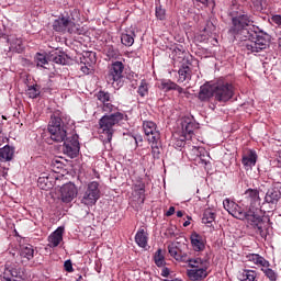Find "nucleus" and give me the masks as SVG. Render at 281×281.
I'll return each instance as SVG.
<instances>
[{"label": "nucleus", "mask_w": 281, "mask_h": 281, "mask_svg": "<svg viewBox=\"0 0 281 281\" xmlns=\"http://www.w3.org/2000/svg\"><path fill=\"white\" fill-rule=\"evenodd\" d=\"M261 271L265 273V276L270 280V281H276L278 280V273L273 271V269L269 267H263Z\"/></svg>", "instance_id": "nucleus-39"}, {"label": "nucleus", "mask_w": 281, "mask_h": 281, "mask_svg": "<svg viewBox=\"0 0 281 281\" xmlns=\"http://www.w3.org/2000/svg\"><path fill=\"white\" fill-rule=\"evenodd\" d=\"M178 218H181L183 216V211H177Z\"/></svg>", "instance_id": "nucleus-52"}, {"label": "nucleus", "mask_w": 281, "mask_h": 281, "mask_svg": "<svg viewBox=\"0 0 281 281\" xmlns=\"http://www.w3.org/2000/svg\"><path fill=\"white\" fill-rule=\"evenodd\" d=\"M4 276H11L12 278H15V280H21V278H23V270L19 266L7 265Z\"/></svg>", "instance_id": "nucleus-27"}, {"label": "nucleus", "mask_w": 281, "mask_h": 281, "mask_svg": "<svg viewBox=\"0 0 281 281\" xmlns=\"http://www.w3.org/2000/svg\"><path fill=\"white\" fill-rule=\"evenodd\" d=\"M47 183H49V178L40 177L37 179V184L42 190H47V188H49Z\"/></svg>", "instance_id": "nucleus-43"}, {"label": "nucleus", "mask_w": 281, "mask_h": 281, "mask_svg": "<svg viewBox=\"0 0 281 281\" xmlns=\"http://www.w3.org/2000/svg\"><path fill=\"white\" fill-rule=\"evenodd\" d=\"M238 280L240 281H254L256 280V271L254 270H241L237 274Z\"/></svg>", "instance_id": "nucleus-31"}, {"label": "nucleus", "mask_w": 281, "mask_h": 281, "mask_svg": "<svg viewBox=\"0 0 281 281\" xmlns=\"http://www.w3.org/2000/svg\"><path fill=\"white\" fill-rule=\"evenodd\" d=\"M124 74V64L122 61H114L111 65L110 71L106 75V82L109 85H115L122 80Z\"/></svg>", "instance_id": "nucleus-10"}, {"label": "nucleus", "mask_w": 281, "mask_h": 281, "mask_svg": "<svg viewBox=\"0 0 281 281\" xmlns=\"http://www.w3.org/2000/svg\"><path fill=\"white\" fill-rule=\"evenodd\" d=\"M279 47H281V35L278 37Z\"/></svg>", "instance_id": "nucleus-55"}, {"label": "nucleus", "mask_w": 281, "mask_h": 281, "mask_svg": "<svg viewBox=\"0 0 281 281\" xmlns=\"http://www.w3.org/2000/svg\"><path fill=\"white\" fill-rule=\"evenodd\" d=\"M175 214V206H170L169 210L166 213V216H172Z\"/></svg>", "instance_id": "nucleus-51"}, {"label": "nucleus", "mask_w": 281, "mask_h": 281, "mask_svg": "<svg viewBox=\"0 0 281 281\" xmlns=\"http://www.w3.org/2000/svg\"><path fill=\"white\" fill-rule=\"evenodd\" d=\"M12 157H14V148L10 145L0 148V161H12Z\"/></svg>", "instance_id": "nucleus-28"}, {"label": "nucleus", "mask_w": 281, "mask_h": 281, "mask_svg": "<svg viewBox=\"0 0 281 281\" xmlns=\"http://www.w3.org/2000/svg\"><path fill=\"white\" fill-rule=\"evenodd\" d=\"M63 234H65L64 227H58L48 236V247H58L63 243Z\"/></svg>", "instance_id": "nucleus-20"}, {"label": "nucleus", "mask_w": 281, "mask_h": 281, "mask_svg": "<svg viewBox=\"0 0 281 281\" xmlns=\"http://www.w3.org/2000/svg\"><path fill=\"white\" fill-rule=\"evenodd\" d=\"M76 196H78L76 184L69 182L60 188V199L63 203H71Z\"/></svg>", "instance_id": "nucleus-12"}, {"label": "nucleus", "mask_w": 281, "mask_h": 281, "mask_svg": "<svg viewBox=\"0 0 281 281\" xmlns=\"http://www.w3.org/2000/svg\"><path fill=\"white\" fill-rule=\"evenodd\" d=\"M71 14H78V10L75 9Z\"/></svg>", "instance_id": "nucleus-57"}, {"label": "nucleus", "mask_w": 281, "mask_h": 281, "mask_svg": "<svg viewBox=\"0 0 281 281\" xmlns=\"http://www.w3.org/2000/svg\"><path fill=\"white\" fill-rule=\"evenodd\" d=\"M20 258H21L22 265L30 262V260L34 258V246L32 245L22 246L20 249Z\"/></svg>", "instance_id": "nucleus-22"}, {"label": "nucleus", "mask_w": 281, "mask_h": 281, "mask_svg": "<svg viewBox=\"0 0 281 281\" xmlns=\"http://www.w3.org/2000/svg\"><path fill=\"white\" fill-rule=\"evenodd\" d=\"M64 269L68 273H74V265L71 263V260H66L64 263Z\"/></svg>", "instance_id": "nucleus-44"}, {"label": "nucleus", "mask_w": 281, "mask_h": 281, "mask_svg": "<svg viewBox=\"0 0 281 281\" xmlns=\"http://www.w3.org/2000/svg\"><path fill=\"white\" fill-rule=\"evenodd\" d=\"M134 192L138 194L139 199L142 200V203H144L145 194H146V184L145 183H138L134 186Z\"/></svg>", "instance_id": "nucleus-35"}, {"label": "nucleus", "mask_w": 281, "mask_h": 281, "mask_svg": "<svg viewBox=\"0 0 281 281\" xmlns=\"http://www.w3.org/2000/svg\"><path fill=\"white\" fill-rule=\"evenodd\" d=\"M181 128L186 139H192L194 135V130L196 128V123L191 117H183L181 121Z\"/></svg>", "instance_id": "nucleus-14"}, {"label": "nucleus", "mask_w": 281, "mask_h": 281, "mask_svg": "<svg viewBox=\"0 0 281 281\" xmlns=\"http://www.w3.org/2000/svg\"><path fill=\"white\" fill-rule=\"evenodd\" d=\"M210 98H214V85L201 86L200 92H199V100H201V102H207Z\"/></svg>", "instance_id": "nucleus-23"}, {"label": "nucleus", "mask_w": 281, "mask_h": 281, "mask_svg": "<svg viewBox=\"0 0 281 281\" xmlns=\"http://www.w3.org/2000/svg\"><path fill=\"white\" fill-rule=\"evenodd\" d=\"M178 82L181 85L183 82H190L192 80V68L188 64H182L178 70Z\"/></svg>", "instance_id": "nucleus-21"}, {"label": "nucleus", "mask_w": 281, "mask_h": 281, "mask_svg": "<svg viewBox=\"0 0 281 281\" xmlns=\"http://www.w3.org/2000/svg\"><path fill=\"white\" fill-rule=\"evenodd\" d=\"M244 199L246 203L249 204L244 207H247L248 210H251V207H258V205H260L261 203L260 191H258L257 189H248L244 193Z\"/></svg>", "instance_id": "nucleus-13"}, {"label": "nucleus", "mask_w": 281, "mask_h": 281, "mask_svg": "<svg viewBox=\"0 0 281 281\" xmlns=\"http://www.w3.org/2000/svg\"><path fill=\"white\" fill-rule=\"evenodd\" d=\"M223 205L224 210H226L231 216H234V218H237L238 221H246L256 234H259V236L267 240L269 232L265 226V220H262V216L256 214L254 210L243 207L229 199H225L223 201Z\"/></svg>", "instance_id": "nucleus-2"}, {"label": "nucleus", "mask_w": 281, "mask_h": 281, "mask_svg": "<svg viewBox=\"0 0 281 281\" xmlns=\"http://www.w3.org/2000/svg\"><path fill=\"white\" fill-rule=\"evenodd\" d=\"M274 164L278 168H281V151L279 153V155L277 156Z\"/></svg>", "instance_id": "nucleus-49"}, {"label": "nucleus", "mask_w": 281, "mask_h": 281, "mask_svg": "<svg viewBox=\"0 0 281 281\" xmlns=\"http://www.w3.org/2000/svg\"><path fill=\"white\" fill-rule=\"evenodd\" d=\"M143 130L145 135L148 137V142H159L161 134L157 130V124L153 121H144Z\"/></svg>", "instance_id": "nucleus-11"}, {"label": "nucleus", "mask_w": 281, "mask_h": 281, "mask_svg": "<svg viewBox=\"0 0 281 281\" xmlns=\"http://www.w3.org/2000/svg\"><path fill=\"white\" fill-rule=\"evenodd\" d=\"M188 226H190V221H186V222L183 223V227H188Z\"/></svg>", "instance_id": "nucleus-53"}, {"label": "nucleus", "mask_w": 281, "mask_h": 281, "mask_svg": "<svg viewBox=\"0 0 281 281\" xmlns=\"http://www.w3.org/2000/svg\"><path fill=\"white\" fill-rule=\"evenodd\" d=\"M171 236H175V233L170 232Z\"/></svg>", "instance_id": "nucleus-59"}, {"label": "nucleus", "mask_w": 281, "mask_h": 281, "mask_svg": "<svg viewBox=\"0 0 281 281\" xmlns=\"http://www.w3.org/2000/svg\"><path fill=\"white\" fill-rule=\"evenodd\" d=\"M48 133L53 142H65V139L67 138V128L63 124V119H60V116L56 114H53L50 116V121L48 124Z\"/></svg>", "instance_id": "nucleus-4"}, {"label": "nucleus", "mask_w": 281, "mask_h": 281, "mask_svg": "<svg viewBox=\"0 0 281 281\" xmlns=\"http://www.w3.org/2000/svg\"><path fill=\"white\" fill-rule=\"evenodd\" d=\"M187 276L191 281H201L207 278V268H192L187 270Z\"/></svg>", "instance_id": "nucleus-19"}, {"label": "nucleus", "mask_w": 281, "mask_h": 281, "mask_svg": "<svg viewBox=\"0 0 281 281\" xmlns=\"http://www.w3.org/2000/svg\"><path fill=\"white\" fill-rule=\"evenodd\" d=\"M232 32L245 41V47L248 54H258L269 47V35L260 27L254 25L251 15L241 14L233 18Z\"/></svg>", "instance_id": "nucleus-1"}, {"label": "nucleus", "mask_w": 281, "mask_h": 281, "mask_svg": "<svg viewBox=\"0 0 281 281\" xmlns=\"http://www.w3.org/2000/svg\"><path fill=\"white\" fill-rule=\"evenodd\" d=\"M105 55L108 56V58H117V56L120 55V53L117 52V49H115V47H113V46H106V48H105Z\"/></svg>", "instance_id": "nucleus-41"}, {"label": "nucleus", "mask_w": 281, "mask_h": 281, "mask_svg": "<svg viewBox=\"0 0 281 281\" xmlns=\"http://www.w3.org/2000/svg\"><path fill=\"white\" fill-rule=\"evenodd\" d=\"M97 100H99V102L106 104L108 102H111V93L104 91V90H100L97 94H95Z\"/></svg>", "instance_id": "nucleus-36"}, {"label": "nucleus", "mask_w": 281, "mask_h": 281, "mask_svg": "<svg viewBox=\"0 0 281 281\" xmlns=\"http://www.w3.org/2000/svg\"><path fill=\"white\" fill-rule=\"evenodd\" d=\"M176 85L175 81L162 79L159 87L162 91H173Z\"/></svg>", "instance_id": "nucleus-37"}, {"label": "nucleus", "mask_w": 281, "mask_h": 281, "mask_svg": "<svg viewBox=\"0 0 281 281\" xmlns=\"http://www.w3.org/2000/svg\"><path fill=\"white\" fill-rule=\"evenodd\" d=\"M215 218L216 214H214V212H212L211 210H206L203 213L202 223H204V225H210L214 223Z\"/></svg>", "instance_id": "nucleus-34"}, {"label": "nucleus", "mask_w": 281, "mask_h": 281, "mask_svg": "<svg viewBox=\"0 0 281 281\" xmlns=\"http://www.w3.org/2000/svg\"><path fill=\"white\" fill-rule=\"evenodd\" d=\"M155 265L158 267H165L166 258L161 255V249H158L154 256Z\"/></svg>", "instance_id": "nucleus-38"}, {"label": "nucleus", "mask_w": 281, "mask_h": 281, "mask_svg": "<svg viewBox=\"0 0 281 281\" xmlns=\"http://www.w3.org/2000/svg\"><path fill=\"white\" fill-rule=\"evenodd\" d=\"M248 260L250 262H254L258 267H269L270 266L269 261H267V259H265V257H262L260 255H256V254L249 255Z\"/></svg>", "instance_id": "nucleus-29"}, {"label": "nucleus", "mask_w": 281, "mask_h": 281, "mask_svg": "<svg viewBox=\"0 0 281 281\" xmlns=\"http://www.w3.org/2000/svg\"><path fill=\"white\" fill-rule=\"evenodd\" d=\"M200 3H207L210 0H198Z\"/></svg>", "instance_id": "nucleus-54"}, {"label": "nucleus", "mask_w": 281, "mask_h": 281, "mask_svg": "<svg viewBox=\"0 0 281 281\" xmlns=\"http://www.w3.org/2000/svg\"><path fill=\"white\" fill-rule=\"evenodd\" d=\"M168 251L171 258H175L178 262H190V255L179 249L177 246H168Z\"/></svg>", "instance_id": "nucleus-18"}, {"label": "nucleus", "mask_w": 281, "mask_h": 281, "mask_svg": "<svg viewBox=\"0 0 281 281\" xmlns=\"http://www.w3.org/2000/svg\"><path fill=\"white\" fill-rule=\"evenodd\" d=\"M151 144V155L154 159H159L161 157V139L159 140H149Z\"/></svg>", "instance_id": "nucleus-32"}, {"label": "nucleus", "mask_w": 281, "mask_h": 281, "mask_svg": "<svg viewBox=\"0 0 281 281\" xmlns=\"http://www.w3.org/2000/svg\"><path fill=\"white\" fill-rule=\"evenodd\" d=\"M190 241L193 251H204L205 250V237H203L201 234L193 232L190 236Z\"/></svg>", "instance_id": "nucleus-16"}, {"label": "nucleus", "mask_w": 281, "mask_h": 281, "mask_svg": "<svg viewBox=\"0 0 281 281\" xmlns=\"http://www.w3.org/2000/svg\"><path fill=\"white\" fill-rule=\"evenodd\" d=\"M281 199V193L277 189H269L265 196V203L276 205Z\"/></svg>", "instance_id": "nucleus-25"}, {"label": "nucleus", "mask_w": 281, "mask_h": 281, "mask_svg": "<svg viewBox=\"0 0 281 281\" xmlns=\"http://www.w3.org/2000/svg\"><path fill=\"white\" fill-rule=\"evenodd\" d=\"M135 243L138 245V247L147 249L146 247H148V233H146L144 228L137 231L135 235Z\"/></svg>", "instance_id": "nucleus-24"}, {"label": "nucleus", "mask_w": 281, "mask_h": 281, "mask_svg": "<svg viewBox=\"0 0 281 281\" xmlns=\"http://www.w3.org/2000/svg\"><path fill=\"white\" fill-rule=\"evenodd\" d=\"M188 265L192 269H210V261L207 259L190 258Z\"/></svg>", "instance_id": "nucleus-26"}, {"label": "nucleus", "mask_w": 281, "mask_h": 281, "mask_svg": "<svg viewBox=\"0 0 281 281\" xmlns=\"http://www.w3.org/2000/svg\"><path fill=\"white\" fill-rule=\"evenodd\" d=\"M213 98L217 102H228L234 98V86L225 81H217L213 85Z\"/></svg>", "instance_id": "nucleus-7"}, {"label": "nucleus", "mask_w": 281, "mask_h": 281, "mask_svg": "<svg viewBox=\"0 0 281 281\" xmlns=\"http://www.w3.org/2000/svg\"><path fill=\"white\" fill-rule=\"evenodd\" d=\"M100 200V183L98 181L89 182L81 194L80 203L86 207H93Z\"/></svg>", "instance_id": "nucleus-5"}, {"label": "nucleus", "mask_w": 281, "mask_h": 281, "mask_svg": "<svg viewBox=\"0 0 281 281\" xmlns=\"http://www.w3.org/2000/svg\"><path fill=\"white\" fill-rule=\"evenodd\" d=\"M256 161H258V154L255 150L249 149L243 154L241 164L246 170H251Z\"/></svg>", "instance_id": "nucleus-15"}, {"label": "nucleus", "mask_w": 281, "mask_h": 281, "mask_svg": "<svg viewBox=\"0 0 281 281\" xmlns=\"http://www.w3.org/2000/svg\"><path fill=\"white\" fill-rule=\"evenodd\" d=\"M160 276H162V278H168V276H170V269L166 267L162 268Z\"/></svg>", "instance_id": "nucleus-48"}, {"label": "nucleus", "mask_w": 281, "mask_h": 281, "mask_svg": "<svg viewBox=\"0 0 281 281\" xmlns=\"http://www.w3.org/2000/svg\"><path fill=\"white\" fill-rule=\"evenodd\" d=\"M64 153L68 157H78V153H80V142H78V134H74L71 137H67L64 140Z\"/></svg>", "instance_id": "nucleus-9"}, {"label": "nucleus", "mask_w": 281, "mask_h": 281, "mask_svg": "<svg viewBox=\"0 0 281 281\" xmlns=\"http://www.w3.org/2000/svg\"><path fill=\"white\" fill-rule=\"evenodd\" d=\"M156 18L159 21H165L166 20V9L161 8V5L156 7Z\"/></svg>", "instance_id": "nucleus-42"}, {"label": "nucleus", "mask_w": 281, "mask_h": 281, "mask_svg": "<svg viewBox=\"0 0 281 281\" xmlns=\"http://www.w3.org/2000/svg\"><path fill=\"white\" fill-rule=\"evenodd\" d=\"M91 65L83 63V65H81L80 69L83 74H86V76H89L91 74Z\"/></svg>", "instance_id": "nucleus-45"}, {"label": "nucleus", "mask_w": 281, "mask_h": 281, "mask_svg": "<svg viewBox=\"0 0 281 281\" xmlns=\"http://www.w3.org/2000/svg\"><path fill=\"white\" fill-rule=\"evenodd\" d=\"M271 21H272V23H274V25H278V27H281V15L280 14L272 15Z\"/></svg>", "instance_id": "nucleus-46"}, {"label": "nucleus", "mask_w": 281, "mask_h": 281, "mask_svg": "<svg viewBox=\"0 0 281 281\" xmlns=\"http://www.w3.org/2000/svg\"><path fill=\"white\" fill-rule=\"evenodd\" d=\"M164 281H181V279H173V280L164 279Z\"/></svg>", "instance_id": "nucleus-56"}, {"label": "nucleus", "mask_w": 281, "mask_h": 281, "mask_svg": "<svg viewBox=\"0 0 281 281\" xmlns=\"http://www.w3.org/2000/svg\"><path fill=\"white\" fill-rule=\"evenodd\" d=\"M137 93L140 95V98H146V95H148V83H146V81H142Z\"/></svg>", "instance_id": "nucleus-40"}, {"label": "nucleus", "mask_w": 281, "mask_h": 281, "mask_svg": "<svg viewBox=\"0 0 281 281\" xmlns=\"http://www.w3.org/2000/svg\"><path fill=\"white\" fill-rule=\"evenodd\" d=\"M48 60L56 63V65H67V55L60 50H53L48 54V57L41 53H36L34 57L35 65H37V67H44V69Z\"/></svg>", "instance_id": "nucleus-6"}, {"label": "nucleus", "mask_w": 281, "mask_h": 281, "mask_svg": "<svg viewBox=\"0 0 281 281\" xmlns=\"http://www.w3.org/2000/svg\"><path fill=\"white\" fill-rule=\"evenodd\" d=\"M168 251L171 258H175L178 262H190V255L179 249L177 246H168Z\"/></svg>", "instance_id": "nucleus-17"}, {"label": "nucleus", "mask_w": 281, "mask_h": 281, "mask_svg": "<svg viewBox=\"0 0 281 281\" xmlns=\"http://www.w3.org/2000/svg\"><path fill=\"white\" fill-rule=\"evenodd\" d=\"M53 30H55V32L76 34V22L69 16H61L54 21Z\"/></svg>", "instance_id": "nucleus-8"}, {"label": "nucleus", "mask_w": 281, "mask_h": 281, "mask_svg": "<svg viewBox=\"0 0 281 281\" xmlns=\"http://www.w3.org/2000/svg\"><path fill=\"white\" fill-rule=\"evenodd\" d=\"M3 133V127L0 125V135Z\"/></svg>", "instance_id": "nucleus-58"}, {"label": "nucleus", "mask_w": 281, "mask_h": 281, "mask_svg": "<svg viewBox=\"0 0 281 281\" xmlns=\"http://www.w3.org/2000/svg\"><path fill=\"white\" fill-rule=\"evenodd\" d=\"M26 95L32 100L38 98V95H41V87H38V85L29 86L26 89Z\"/></svg>", "instance_id": "nucleus-33"}, {"label": "nucleus", "mask_w": 281, "mask_h": 281, "mask_svg": "<svg viewBox=\"0 0 281 281\" xmlns=\"http://www.w3.org/2000/svg\"><path fill=\"white\" fill-rule=\"evenodd\" d=\"M173 91H178V93H186V91H183V88H181L179 85L176 83V86L173 87Z\"/></svg>", "instance_id": "nucleus-50"}, {"label": "nucleus", "mask_w": 281, "mask_h": 281, "mask_svg": "<svg viewBox=\"0 0 281 281\" xmlns=\"http://www.w3.org/2000/svg\"><path fill=\"white\" fill-rule=\"evenodd\" d=\"M102 109L104 113H112L103 115L99 121L101 137H105L103 142L111 144V139H113V133H115V127L120 126L121 122H124V113L115 112L117 106L113 105L111 101L103 103Z\"/></svg>", "instance_id": "nucleus-3"}, {"label": "nucleus", "mask_w": 281, "mask_h": 281, "mask_svg": "<svg viewBox=\"0 0 281 281\" xmlns=\"http://www.w3.org/2000/svg\"><path fill=\"white\" fill-rule=\"evenodd\" d=\"M121 42L125 47H133L135 43V32L123 33L121 35Z\"/></svg>", "instance_id": "nucleus-30"}, {"label": "nucleus", "mask_w": 281, "mask_h": 281, "mask_svg": "<svg viewBox=\"0 0 281 281\" xmlns=\"http://www.w3.org/2000/svg\"><path fill=\"white\" fill-rule=\"evenodd\" d=\"M16 42H18V46H15V52H18V54H21V52H23V44L21 40H16Z\"/></svg>", "instance_id": "nucleus-47"}]
</instances>
